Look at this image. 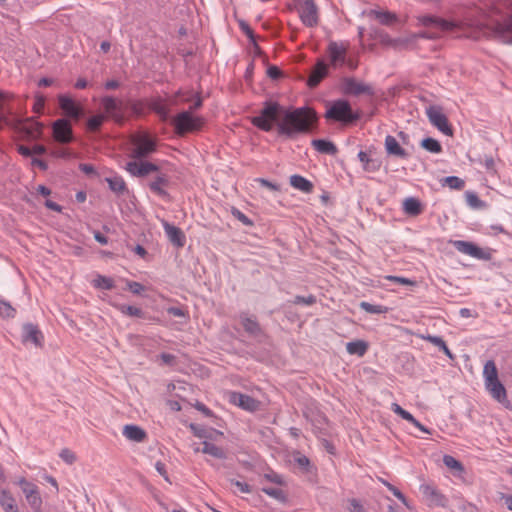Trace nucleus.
<instances>
[{
	"mask_svg": "<svg viewBox=\"0 0 512 512\" xmlns=\"http://www.w3.org/2000/svg\"><path fill=\"white\" fill-rule=\"evenodd\" d=\"M104 121L103 115H95L88 119L87 127L90 131H97Z\"/></svg>",
	"mask_w": 512,
	"mask_h": 512,
	"instance_id": "obj_51",
	"label": "nucleus"
},
{
	"mask_svg": "<svg viewBox=\"0 0 512 512\" xmlns=\"http://www.w3.org/2000/svg\"><path fill=\"white\" fill-rule=\"evenodd\" d=\"M465 197L468 205L472 208H481L484 206L483 201H481L478 195L474 192L467 191L465 193Z\"/></svg>",
	"mask_w": 512,
	"mask_h": 512,
	"instance_id": "obj_50",
	"label": "nucleus"
},
{
	"mask_svg": "<svg viewBox=\"0 0 512 512\" xmlns=\"http://www.w3.org/2000/svg\"><path fill=\"white\" fill-rule=\"evenodd\" d=\"M290 184L304 193H311L314 187L311 181L297 174L290 177Z\"/></svg>",
	"mask_w": 512,
	"mask_h": 512,
	"instance_id": "obj_33",
	"label": "nucleus"
},
{
	"mask_svg": "<svg viewBox=\"0 0 512 512\" xmlns=\"http://www.w3.org/2000/svg\"><path fill=\"white\" fill-rule=\"evenodd\" d=\"M22 492L33 511L42 507V498L37 485L33 483L30 487L24 488Z\"/></svg>",
	"mask_w": 512,
	"mask_h": 512,
	"instance_id": "obj_25",
	"label": "nucleus"
},
{
	"mask_svg": "<svg viewBox=\"0 0 512 512\" xmlns=\"http://www.w3.org/2000/svg\"><path fill=\"white\" fill-rule=\"evenodd\" d=\"M155 469L156 471L161 475L163 476V478L167 481V482H170V479H169V476H168V473H167V470H166V466L164 463L158 461L156 462L155 464Z\"/></svg>",
	"mask_w": 512,
	"mask_h": 512,
	"instance_id": "obj_63",
	"label": "nucleus"
},
{
	"mask_svg": "<svg viewBox=\"0 0 512 512\" xmlns=\"http://www.w3.org/2000/svg\"><path fill=\"white\" fill-rule=\"evenodd\" d=\"M126 170L135 177H146L159 171V167L148 161H130L126 164Z\"/></svg>",
	"mask_w": 512,
	"mask_h": 512,
	"instance_id": "obj_13",
	"label": "nucleus"
},
{
	"mask_svg": "<svg viewBox=\"0 0 512 512\" xmlns=\"http://www.w3.org/2000/svg\"><path fill=\"white\" fill-rule=\"evenodd\" d=\"M131 142L133 149L130 156L134 159L142 160L156 151V140L148 134L134 135Z\"/></svg>",
	"mask_w": 512,
	"mask_h": 512,
	"instance_id": "obj_6",
	"label": "nucleus"
},
{
	"mask_svg": "<svg viewBox=\"0 0 512 512\" xmlns=\"http://www.w3.org/2000/svg\"><path fill=\"white\" fill-rule=\"evenodd\" d=\"M426 115L429 119V122L443 134L447 136L453 135V129L448 122L447 116L443 113L441 106H429L426 108Z\"/></svg>",
	"mask_w": 512,
	"mask_h": 512,
	"instance_id": "obj_9",
	"label": "nucleus"
},
{
	"mask_svg": "<svg viewBox=\"0 0 512 512\" xmlns=\"http://www.w3.org/2000/svg\"><path fill=\"white\" fill-rule=\"evenodd\" d=\"M382 483L393 493V495L398 498L407 508L411 509L405 495L394 485L391 483L382 480Z\"/></svg>",
	"mask_w": 512,
	"mask_h": 512,
	"instance_id": "obj_48",
	"label": "nucleus"
},
{
	"mask_svg": "<svg viewBox=\"0 0 512 512\" xmlns=\"http://www.w3.org/2000/svg\"><path fill=\"white\" fill-rule=\"evenodd\" d=\"M53 140L59 144H69L74 141L71 122L67 118H59L52 123Z\"/></svg>",
	"mask_w": 512,
	"mask_h": 512,
	"instance_id": "obj_8",
	"label": "nucleus"
},
{
	"mask_svg": "<svg viewBox=\"0 0 512 512\" xmlns=\"http://www.w3.org/2000/svg\"><path fill=\"white\" fill-rule=\"evenodd\" d=\"M311 144L315 150L322 154L335 155L338 152L336 145L325 139H314Z\"/></svg>",
	"mask_w": 512,
	"mask_h": 512,
	"instance_id": "obj_31",
	"label": "nucleus"
},
{
	"mask_svg": "<svg viewBox=\"0 0 512 512\" xmlns=\"http://www.w3.org/2000/svg\"><path fill=\"white\" fill-rule=\"evenodd\" d=\"M117 308L121 313L131 317L143 318L145 316V313L142 309L132 305L120 304L117 306Z\"/></svg>",
	"mask_w": 512,
	"mask_h": 512,
	"instance_id": "obj_42",
	"label": "nucleus"
},
{
	"mask_svg": "<svg viewBox=\"0 0 512 512\" xmlns=\"http://www.w3.org/2000/svg\"><path fill=\"white\" fill-rule=\"evenodd\" d=\"M423 339L427 340L428 342L434 344L441 350L448 358L451 360L455 359V356L452 354L448 346L446 345L445 341L440 336H434V335H427L423 336Z\"/></svg>",
	"mask_w": 512,
	"mask_h": 512,
	"instance_id": "obj_36",
	"label": "nucleus"
},
{
	"mask_svg": "<svg viewBox=\"0 0 512 512\" xmlns=\"http://www.w3.org/2000/svg\"><path fill=\"white\" fill-rule=\"evenodd\" d=\"M261 490L263 493L276 499L280 503H286L288 500L286 493L282 489L273 487H263Z\"/></svg>",
	"mask_w": 512,
	"mask_h": 512,
	"instance_id": "obj_41",
	"label": "nucleus"
},
{
	"mask_svg": "<svg viewBox=\"0 0 512 512\" xmlns=\"http://www.w3.org/2000/svg\"><path fill=\"white\" fill-rule=\"evenodd\" d=\"M317 114L310 107L286 108L277 101L267 100L251 123L264 132L276 128L277 134L293 139L299 134L309 133L317 122Z\"/></svg>",
	"mask_w": 512,
	"mask_h": 512,
	"instance_id": "obj_1",
	"label": "nucleus"
},
{
	"mask_svg": "<svg viewBox=\"0 0 512 512\" xmlns=\"http://www.w3.org/2000/svg\"><path fill=\"white\" fill-rule=\"evenodd\" d=\"M450 243L458 252L478 260L490 261L493 257V250L491 248H482L474 242L451 240Z\"/></svg>",
	"mask_w": 512,
	"mask_h": 512,
	"instance_id": "obj_5",
	"label": "nucleus"
},
{
	"mask_svg": "<svg viewBox=\"0 0 512 512\" xmlns=\"http://www.w3.org/2000/svg\"><path fill=\"white\" fill-rule=\"evenodd\" d=\"M420 491L429 506L446 507L448 498L431 483L420 485Z\"/></svg>",
	"mask_w": 512,
	"mask_h": 512,
	"instance_id": "obj_11",
	"label": "nucleus"
},
{
	"mask_svg": "<svg viewBox=\"0 0 512 512\" xmlns=\"http://www.w3.org/2000/svg\"><path fill=\"white\" fill-rule=\"evenodd\" d=\"M267 75L273 80L281 78L282 72L277 66H269L267 69Z\"/></svg>",
	"mask_w": 512,
	"mask_h": 512,
	"instance_id": "obj_61",
	"label": "nucleus"
},
{
	"mask_svg": "<svg viewBox=\"0 0 512 512\" xmlns=\"http://www.w3.org/2000/svg\"><path fill=\"white\" fill-rule=\"evenodd\" d=\"M484 385L489 395L504 408L512 410V403L507 397V390L498 378V369L493 360H488L483 368Z\"/></svg>",
	"mask_w": 512,
	"mask_h": 512,
	"instance_id": "obj_2",
	"label": "nucleus"
},
{
	"mask_svg": "<svg viewBox=\"0 0 512 512\" xmlns=\"http://www.w3.org/2000/svg\"><path fill=\"white\" fill-rule=\"evenodd\" d=\"M295 463L298 464L300 468H302L303 471L308 472L310 467V460L305 455L300 454L297 452V454L294 456Z\"/></svg>",
	"mask_w": 512,
	"mask_h": 512,
	"instance_id": "obj_53",
	"label": "nucleus"
},
{
	"mask_svg": "<svg viewBox=\"0 0 512 512\" xmlns=\"http://www.w3.org/2000/svg\"><path fill=\"white\" fill-rule=\"evenodd\" d=\"M420 21L426 27L435 26V27H439L442 31H448L453 28L452 23H450L444 19L434 17V16H429V15L422 16L420 18Z\"/></svg>",
	"mask_w": 512,
	"mask_h": 512,
	"instance_id": "obj_32",
	"label": "nucleus"
},
{
	"mask_svg": "<svg viewBox=\"0 0 512 512\" xmlns=\"http://www.w3.org/2000/svg\"><path fill=\"white\" fill-rule=\"evenodd\" d=\"M59 457L69 465H72L76 461L75 453L68 448L62 449Z\"/></svg>",
	"mask_w": 512,
	"mask_h": 512,
	"instance_id": "obj_54",
	"label": "nucleus"
},
{
	"mask_svg": "<svg viewBox=\"0 0 512 512\" xmlns=\"http://www.w3.org/2000/svg\"><path fill=\"white\" fill-rule=\"evenodd\" d=\"M240 322H241V325L243 326L245 332H247L249 335H251L253 337H258V336L262 335L263 331H262V328H261L260 324L258 323L256 317H254V316L251 317L245 313H242L240 315Z\"/></svg>",
	"mask_w": 512,
	"mask_h": 512,
	"instance_id": "obj_23",
	"label": "nucleus"
},
{
	"mask_svg": "<svg viewBox=\"0 0 512 512\" xmlns=\"http://www.w3.org/2000/svg\"><path fill=\"white\" fill-rule=\"evenodd\" d=\"M358 158L364 164V170L368 172H376L380 169L381 162L377 159L370 158L367 153L360 151Z\"/></svg>",
	"mask_w": 512,
	"mask_h": 512,
	"instance_id": "obj_37",
	"label": "nucleus"
},
{
	"mask_svg": "<svg viewBox=\"0 0 512 512\" xmlns=\"http://www.w3.org/2000/svg\"><path fill=\"white\" fill-rule=\"evenodd\" d=\"M59 106L63 110L66 116L79 120L82 116V110L76 105L73 99L68 96H59Z\"/></svg>",
	"mask_w": 512,
	"mask_h": 512,
	"instance_id": "obj_21",
	"label": "nucleus"
},
{
	"mask_svg": "<svg viewBox=\"0 0 512 512\" xmlns=\"http://www.w3.org/2000/svg\"><path fill=\"white\" fill-rule=\"evenodd\" d=\"M194 407H195L196 410L202 412L206 417H212L213 416L212 410H210L202 402L196 401V403L194 404Z\"/></svg>",
	"mask_w": 512,
	"mask_h": 512,
	"instance_id": "obj_62",
	"label": "nucleus"
},
{
	"mask_svg": "<svg viewBox=\"0 0 512 512\" xmlns=\"http://www.w3.org/2000/svg\"><path fill=\"white\" fill-rule=\"evenodd\" d=\"M0 506L3 512H19L15 497L7 489L0 490Z\"/></svg>",
	"mask_w": 512,
	"mask_h": 512,
	"instance_id": "obj_28",
	"label": "nucleus"
},
{
	"mask_svg": "<svg viewBox=\"0 0 512 512\" xmlns=\"http://www.w3.org/2000/svg\"><path fill=\"white\" fill-rule=\"evenodd\" d=\"M368 343L364 340H355L346 344V350L350 355L362 357L368 350Z\"/></svg>",
	"mask_w": 512,
	"mask_h": 512,
	"instance_id": "obj_34",
	"label": "nucleus"
},
{
	"mask_svg": "<svg viewBox=\"0 0 512 512\" xmlns=\"http://www.w3.org/2000/svg\"><path fill=\"white\" fill-rule=\"evenodd\" d=\"M421 147L431 153H440L442 151V146L439 141L431 137L424 138L421 141Z\"/></svg>",
	"mask_w": 512,
	"mask_h": 512,
	"instance_id": "obj_43",
	"label": "nucleus"
},
{
	"mask_svg": "<svg viewBox=\"0 0 512 512\" xmlns=\"http://www.w3.org/2000/svg\"><path fill=\"white\" fill-rule=\"evenodd\" d=\"M328 75V65L323 59H318L315 67L312 69L307 85L309 88H315Z\"/></svg>",
	"mask_w": 512,
	"mask_h": 512,
	"instance_id": "obj_20",
	"label": "nucleus"
},
{
	"mask_svg": "<svg viewBox=\"0 0 512 512\" xmlns=\"http://www.w3.org/2000/svg\"><path fill=\"white\" fill-rule=\"evenodd\" d=\"M360 308L363 309L365 312L370 314H383L388 311V307L383 305H374L369 302H361Z\"/></svg>",
	"mask_w": 512,
	"mask_h": 512,
	"instance_id": "obj_46",
	"label": "nucleus"
},
{
	"mask_svg": "<svg viewBox=\"0 0 512 512\" xmlns=\"http://www.w3.org/2000/svg\"><path fill=\"white\" fill-rule=\"evenodd\" d=\"M106 181L109 188L118 194H123L127 190L126 183L120 176L106 178Z\"/></svg>",
	"mask_w": 512,
	"mask_h": 512,
	"instance_id": "obj_38",
	"label": "nucleus"
},
{
	"mask_svg": "<svg viewBox=\"0 0 512 512\" xmlns=\"http://www.w3.org/2000/svg\"><path fill=\"white\" fill-rule=\"evenodd\" d=\"M327 120L341 122L344 125L352 124L360 119L359 112H353L347 100H336L325 113Z\"/></svg>",
	"mask_w": 512,
	"mask_h": 512,
	"instance_id": "obj_3",
	"label": "nucleus"
},
{
	"mask_svg": "<svg viewBox=\"0 0 512 512\" xmlns=\"http://www.w3.org/2000/svg\"><path fill=\"white\" fill-rule=\"evenodd\" d=\"M349 503H350V507H349L350 512H364V508H363L362 504L357 499L353 498V499L349 500Z\"/></svg>",
	"mask_w": 512,
	"mask_h": 512,
	"instance_id": "obj_64",
	"label": "nucleus"
},
{
	"mask_svg": "<svg viewBox=\"0 0 512 512\" xmlns=\"http://www.w3.org/2000/svg\"><path fill=\"white\" fill-rule=\"evenodd\" d=\"M15 128L19 132L24 133L27 137L33 139L39 138L42 134V125L38 122H35L33 119H17Z\"/></svg>",
	"mask_w": 512,
	"mask_h": 512,
	"instance_id": "obj_18",
	"label": "nucleus"
},
{
	"mask_svg": "<svg viewBox=\"0 0 512 512\" xmlns=\"http://www.w3.org/2000/svg\"><path fill=\"white\" fill-rule=\"evenodd\" d=\"M166 236L170 243L177 247L182 248L186 244L185 233L178 226H164Z\"/></svg>",
	"mask_w": 512,
	"mask_h": 512,
	"instance_id": "obj_24",
	"label": "nucleus"
},
{
	"mask_svg": "<svg viewBox=\"0 0 512 512\" xmlns=\"http://www.w3.org/2000/svg\"><path fill=\"white\" fill-rule=\"evenodd\" d=\"M169 182L170 180L168 175L159 170L154 179L148 183V187L156 195L165 198L168 197L166 188L168 187Z\"/></svg>",
	"mask_w": 512,
	"mask_h": 512,
	"instance_id": "obj_19",
	"label": "nucleus"
},
{
	"mask_svg": "<svg viewBox=\"0 0 512 512\" xmlns=\"http://www.w3.org/2000/svg\"><path fill=\"white\" fill-rule=\"evenodd\" d=\"M299 15L302 23L307 27H314L318 25V8L314 0H302L299 9Z\"/></svg>",
	"mask_w": 512,
	"mask_h": 512,
	"instance_id": "obj_12",
	"label": "nucleus"
},
{
	"mask_svg": "<svg viewBox=\"0 0 512 512\" xmlns=\"http://www.w3.org/2000/svg\"><path fill=\"white\" fill-rule=\"evenodd\" d=\"M50 155L55 157V158L68 159V158H70L72 156V153L67 148L57 147V148H54V149H52L50 151Z\"/></svg>",
	"mask_w": 512,
	"mask_h": 512,
	"instance_id": "obj_56",
	"label": "nucleus"
},
{
	"mask_svg": "<svg viewBox=\"0 0 512 512\" xmlns=\"http://www.w3.org/2000/svg\"><path fill=\"white\" fill-rule=\"evenodd\" d=\"M370 14L382 25L390 26L398 21L397 15L390 11L372 10Z\"/></svg>",
	"mask_w": 512,
	"mask_h": 512,
	"instance_id": "obj_35",
	"label": "nucleus"
},
{
	"mask_svg": "<svg viewBox=\"0 0 512 512\" xmlns=\"http://www.w3.org/2000/svg\"><path fill=\"white\" fill-rule=\"evenodd\" d=\"M229 402L250 412L256 411L260 404L255 398L241 392H230Z\"/></svg>",
	"mask_w": 512,
	"mask_h": 512,
	"instance_id": "obj_15",
	"label": "nucleus"
},
{
	"mask_svg": "<svg viewBox=\"0 0 512 512\" xmlns=\"http://www.w3.org/2000/svg\"><path fill=\"white\" fill-rule=\"evenodd\" d=\"M384 146L387 154L390 156H395L401 159L409 157V153L402 148L397 139L391 135H387L385 137Z\"/></svg>",
	"mask_w": 512,
	"mask_h": 512,
	"instance_id": "obj_22",
	"label": "nucleus"
},
{
	"mask_svg": "<svg viewBox=\"0 0 512 512\" xmlns=\"http://www.w3.org/2000/svg\"><path fill=\"white\" fill-rule=\"evenodd\" d=\"M127 289L135 295H141L145 290V286L136 281L127 280Z\"/></svg>",
	"mask_w": 512,
	"mask_h": 512,
	"instance_id": "obj_52",
	"label": "nucleus"
},
{
	"mask_svg": "<svg viewBox=\"0 0 512 512\" xmlns=\"http://www.w3.org/2000/svg\"><path fill=\"white\" fill-rule=\"evenodd\" d=\"M262 187L267 188L272 191H280V185L273 183L265 178H257L255 179Z\"/></svg>",
	"mask_w": 512,
	"mask_h": 512,
	"instance_id": "obj_59",
	"label": "nucleus"
},
{
	"mask_svg": "<svg viewBox=\"0 0 512 512\" xmlns=\"http://www.w3.org/2000/svg\"><path fill=\"white\" fill-rule=\"evenodd\" d=\"M151 109L157 113L163 121L168 119L169 109L161 100L154 101L151 104Z\"/></svg>",
	"mask_w": 512,
	"mask_h": 512,
	"instance_id": "obj_47",
	"label": "nucleus"
},
{
	"mask_svg": "<svg viewBox=\"0 0 512 512\" xmlns=\"http://www.w3.org/2000/svg\"><path fill=\"white\" fill-rule=\"evenodd\" d=\"M343 92L347 95L359 96L361 94L373 95L374 91L370 85L356 81L354 78H345L343 81Z\"/></svg>",
	"mask_w": 512,
	"mask_h": 512,
	"instance_id": "obj_17",
	"label": "nucleus"
},
{
	"mask_svg": "<svg viewBox=\"0 0 512 512\" xmlns=\"http://www.w3.org/2000/svg\"><path fill=\"white\" fill-rule=\"evenodd\" d=\"M189 428L196 437L205 439L204 441L214 440V435H223V433L220 431L211 428L207 429L203 426L194 423H191L189 425Z\"/></svg>",
	"mask_w": 512,
	"mask_h": 512,
	"instance_id": "obj_30",
	"label": "nucleus"
},
{
	"mask_svg": "<svg viewBox=\"0 0 512 512\" xmlns=\"http://www.w3.org/2000/svg\"><path fill=\"white\" fill-rule=\"evenodd\" d=\"M443 463L445 464L446 467H448L451 470H454L458 473L464 472L463 464L451 455H444Z\"/></svg>",
	"mask_w": 512,
	"mask_h": 512,
	"instance_id": "obj_45",
	"label": "nucleus"
},
{
	"mask_svg": "<svg viewBox=\"0 0 512 512\" xmlns=\"http://www.w3.org/2000/svg\"><path fill=\"white\" fill-rule=\"evenodd\" d=\"M263 478L269 482H272V483H275L278 485H284V483H285L283 480V477L273 471L270 473L264 474Z\"/></svg>",
	"mask_w": 512,
	"mask_h": 512,
	"instance_id": "obj_58",
	"label": "nucleus"
},
{
	"mask_svg": "<svg viewBox=\"0 0 512 512\" xmlns=\"http://www.w3.org/2000/svg\"><path fill=\"white\" fill-rule=\"evenodd\" d=\"M101 103L109 118L113 119L116 123H123L126 107L122 100L115 99L112 96H105L101 99Z\"/></svg>",
	"mask_w": 512,
	"mask_h": 512,
	"instance_id": "obj_10",
	"label": "nucleus"
},
{
	"mask_svg": "<svg viewBox=\"0 0 512 512\" xmlns=\"http://www.w3.org/2000/svg\"><path fill=\"white\" fill-rule=\"evenodd\" d=\"M16 314L15 308L10 303L0 300V316L3 318H13Z\"/></svg>",
	"mask_w": 512,
	"mask_h": 512,
	"instance_id": "obj_49",
	"label": "nucleus"
},
{
	"mask_svg": "<svg viewBox=\"0 0 512 512\" xmlns=\"http://www.w3.org/2000/svg\"><path fill=\"white\" fill-rule=\"evenodd\" d=\"M391 409L392 411L397 414L398 416H400L401 418H403L404 420L410 422L411 424H413L415 427H417L419 430H421L422 432L424 433H427V434H430L431 432L424 426L422 425L410 412L406 411L405 409H403L399 404L397 403H392L391 405Z\"/></svg>",
	"mask_w": 512,
	"mask_h": 512,
	"instance_id": "obj_27",
	"label": "nucleus"
},
{
	"mask_svg": "<svg viewBox=\"0 0 512 512\" xmlns=\"http://www.w3.org/2000/svg\"><path fill=\"white\" fill-rule=\"evenodd\" d=\"M172 124L177 134L184 135L199 130L203 125V119L194 117L191 111H183L174 117Z\"/></svg>",
	"mask_w": 512,
	"mask_h": 512,
	"instance_id": "obj_7",
	"label": "nucleus"
},
{
	"mask_svg": "<svg viewBox=\"0 0 512 512\" xmlns=\"http://www.w3.org/2000/svg\"><path fill=\"white\" fill-rule=\"evenodd\" d=\"M294 304H303V305H313L316 303V297L312 294L308 296H295L294 300L292 301Z\"/></svg>",
	"mask_w": 512,
	"mask_h": 512,
	"instance_id": "obj_55",
	"label": "nucleus"
},
{
	"mask_svg": "<svg viewBox=\"0 0 512 512\" xmlns=\"http://www.w3.org/2000/svg\"><path fill=\"white\" fill-rule=\"evenodd\" d=\"M498 5L508 12L504 22H497L492 28V34L502 42L512 44V0H497Z\"/></svg>",
	"mask_w": 512,
	"mask_h": 512,
	"instance_id": "obj_4",
	"label": "nucleus"
},
{
	"mask_svg": "<svg viewBox=\"0 0 512 512\" xmlns=\"http://www.w3.org/2000/svg\"><path fill=\"white\" fill-rule=\"evenodd\" d=\"M348 46L343 43L331 41L328 44L327 52L329 54L330 63L334 68L342 66L346 62Z\"/></svg>",
	"mask_w": 512,
	"mask_h": 512,
	"instance_id": "obj_14",
	"label": "nucleus"
},
{
	"mask_svg": "<svg viewBox=\"0 0 512 512\" xmlns=\"http://www.w3.org/2000/svg\"><path fill=\"white\" fill-rule=\"evenodd\" d=\"M123 435L134 442H143L147 438V433L144 429L137 425L128 424L123 428Z\"/></svg>",
	"mask_w": 512,
	"mask_h": 512,
	"instance_id": "obj_29",
	"label": "nucleus"
},
{
	"mask_svg": "<svg viewBox=\"0 0 512 512\" xmlns=\"http://www.w3.org/2000/svg\"><path fill=\"white\" fill-rule=\"evenodd\" d=\"M404 210L409 215H418L422 211L421 203L416 198H407L404 201Z\"/></svg>",
	"mask_w": 512,
	"mask_h": 512,
	"instance_id": "obj_39",
	"label": "nucleus"
},
{
	"mask_svg": "<svg viewBox=\"0 0 512 512\" xmlns=\"http://www.w3.org/2000/svg\"><path fill=\"white\" fill-rule=\"evenodd\" d=\"M442 186H448L454 190H462L465 186V182L463 179L457 176H447L440 180Z\"/></svg>",
	"mask_w": 512,
	"mask_h": 512,
	"instance_id": "obj_40",
	"label": "nucleus"
},
{
	"mask_svg": "<svg viewBox=\"0 0 512 512\" xmlns=\"http://www.w3.org/2000/svg\"><path fill=\"white\" fill-rule=\"evenodd\" d=\"M202 445H203L202 448H199V447L195 448L194 452L195 453L202 452L204 454H208L217 459H226L227 458V452L222 447H219V446L211 443L210 441H203Z\"/></svg>",
	"mask_w": 512,
	"mask_h": 512,
	"instance_id": "obj_26",
	"label": "nucleus"
},
{
	"mask_svg": "<svg viewBox=\"0 0 512 512\" xmlns=\"http://www.w3.org/2000/svg\"><path fill=\"white\" fill-rule=\"evenodd\" d=\"M239 26L241 28V30L246 34V36L249 38V40L252 42V43H255V35H254V32L253 30L250 28V26L244 21V20H241L239 21Z\"/></svg>",
	"mask_w": 512,
	"mask_h": 512,
	"instance_id": "obj_60",
	"label": "nucleus"
},
{
	"mask_svg": "<svg viewBox=\"0 0 512 512\" xmlns=\"http://www.w3.org/2000/svg\"><path fill=\"white\" fill-rule=\"evenodd\" d=\"M93 285L99 289L111 290L114 288V281L110 277L97 275V277L93 280Z\"/></svg>",
	"mask_w": 512,
	"mask_h": 512,
	"instance_id": "obj_44",
	"label": "nucleus"
},
{
	"mask_svg": "<svg viewBox=\"0 0 512 512\" xmlns=\"http://www.w3.org/2000/svg\"><path fill=\"white\" fill-rule=\"evenodd\" d=\"M385 279L392 281L394 283H397V284H401V285H411V286L416 285V281H413L409 278H405V277H401V276L388 275L385 277Z\"/></svg>",
	"mask_w": 512,
	"mask_h": 512,
	"instance_id": "obj_57",
	"label": "nucleus"
},
{
	"mask_svg": "<svg viewBox=\"0 0 512 512\" xmlns=\"http://www.w3.org/2000/svg\"><path fill=\"white\" fill-rule=\"evenodd\" d=\"M22 341L23 343H32L36 347H42L44 336L37 325L33 323H25L22 326Z\"/></svg>",
	"mask_w": 512,
	"mask_h": 512,
	"instance_id": "obj_16",
	"label": "nucleus"
}]
</instances>
